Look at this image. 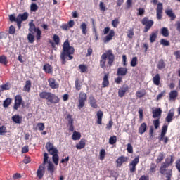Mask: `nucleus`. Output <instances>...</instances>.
Returning a JSON list of instances; mask_svg holds the SVG:
<instances>
[{"label": "nucleus", "instance_id": "nucleus-43", "mask_svg": "<svg viewBox=\"0 0 180 180\" xmlns=\"http://www.w3.org/2000/svg\"><path fill=\"white\" fill-rule=\"evenodd\" d=\"M133 36H134V30L130 28L127 32V37L128 39H133Z\"/></svg>", "mask_w": 180, "mask_h": 180}, {"label": "nucleus", "instance_id": "nucleus-56", "mask_svg": "<svg viewBox=\"0 0 180 180\" xmlns=\"http://www.w3.org/2000/svg\"><path fill=\"white\" fill-rule=\"evenodd\" d=\"M75 88L77 89V91H81V83L79 82V79H77L75 80Z\"/></svg>", "mask_w": 180, "mask_h": 180}, {"label": "nucleus", "instance_id": "nucleus-42", "mask_svg": "<svg viewBox=\"0 0 180 180\" xmlns=\"http://www.w3.org/2000/svg\"><path fill=\"white\" fill-rule=\"evenodd\" d=\"M116 141H117V137L116 136H112L109 139V143L113 146V144H116Z\"/></svg>", "mask_w": 180, "mask_h": 180}, {"label": "nucleus", "instance_id": "nucleus-52", "mask_svg": "<svg viewBox=\"0 0 180 180\" xmlns=\"http://www.w3.org/2000/svg\"><path fill=\"white\" fill-rule=\"evenodd\" d=\"M47 162H49V154H47V153H45L44 154V161L41 165L46 166V164H47Z\"/></svg>", "mask_w": 180, "mask_h": 180}, {"label": "nucleus", "instance_id": "nucleus-9", "mask_svg": "<svg viewBox=\"0 0 180 180\" xmlns=\"http://www.w3.org/2000/svg\"><path fill=\"white\" fill-rule=\"evenodd\" d=\"M139 162H140V157L137 156L129 163V172H131V174H134L136 170L137 164H139Z\"/></svg>", "mask_w": 180, "mask_h": 180}, {"label": "nucleus", "instance_id": "nucleus-49", "mask_svg": "<svg viewBox=\"0 0 180 180\" xmlns=\"http://www.w3.org/2000/svg\"><path fill=\"white\" fill-rule=\"evenodd\" d=\"M53 40L55 44H56V46H58V44H60V37H58V35L54 34L53 37Z\"/></svg>", "mask_w": 180, "mask_h": 180}, {"label": "nucleus", "instance_id": "nucleus-25", "mask_svg": "<svg viewBox=\"0 0 180 180\" xmlns=\"http://www.w3.org/2000/svg\"><path fill=\"white\" fill-rule=\"evenodd\" d=\"M29 18V13L27 12H25L22 14H19L17 16V20H19L20 22H25Z\"/></svg>", "mask_w": 180, "mask_h": 180}, {"label": "nucleus", "instance_id": "nucleus-16", "mask_svg": "<svg viewBox=\"0 0 180 180\" xmlns=\"http://www.w3.org/2000/svg\"><path fill=\"white\" fill-rule=\"evenodd\" d=\"M22 105V96L21 95H17L15 97V103H14V109L15 110H18L19 108H20V105Z\"/></svg>", "mask_w": 180, "mask_h": 180}, {"label": "nucleus", "instance_id": "nucleus-34", "mask_svg": "<svg viewBox=\"0 0 180 180\" xmlns=\"http://www.w3.org/2000/svg\"><path fill=\"white\" fill-rule=\"evenodd\" d=\"M30 88H32V82H30V80H27L25 82L23 91L25 92H30Z\"/></svg>", "mask_w": 180, "mask_h": 180}, {"label": "nucleus", "instance_id": "nucleus-58", "mask_svg": "<svg viewBox=\"0 0 180 180\" xmlns=\"http://www.w3.org/2000/svg\"><path fill=\"white\" fill-rule=\"evenodd\" d=\"M79 68L81 70V72H86V70H88V67L85 65H79Z\"/></svg>", "mask_w": 180, "mask_h": 180}, {"label": "nucleus", "instance_id": "nucleus-30", "mask_svg": "<svg viewBox=\"0 0 180 180\" xmlns=\"http://www.w3.org/2000/svg\"><path fill=\"white\" fill-rule=\"evenodd\" d=\"M161 81V77L160 76V74H156L153 77V82L154 85H156L158 86L160 85Z\"/></svg>", "mask_w": 180, "mask_h": 180}, {"label": "nucleus", "instance_id": "nucleus-39", "mask_svg": "<svg viewBox=\"0 0 180 180\" xmlns=\"http://www.w3.org/2000/svg\"><path fill=\"white\" fill-rule=\"evenodd\" d=\"M157 32H154L150 34L149 40L150 43H154L157 40Z\"/></svg>", "mask_w": 180, "mask_h": 180}, {"label": "nucleus", "instance_id": "nucleus-50", "mask_svg": "<svg viewBox=\"0 0 180 180\" xmlns=\"http://www.w3.org/2000/svg\"><path fill=\"white\" fill-rule=\"evenodd\" d=\"M158 68L159 70H162V68H165V63H164L163 60H160L158 64Z\"/></svg>", "mask_w": 180, "mask_h": 180}, {"label": "nucleus", "instance_id": "nucleus-21", "mask_svg": "<svg viewBox=\"0 0 180 180\" xmlns=\"http://www.w3.org/2000/svg\"><path fill=\"white\" fill-rule=\"evenodd\" d=\"M127 74V68H118L117 71V75L118 77H124Z\"/></svg>", "mask_w": 180, "mask_h": 180}, {"label": "nucleus", "instance_id": "nucleus-24", "mask_svg": "<svg viewBox=\"0 0 180 180\" xmlns=\"http://www.w3.org/2000/svg\"><path fill=\"white\" fill-rule=\"evenodd\" d=\"M47 171L50 173L51 175H53L54 174V171H56L54 164H53L51 161L48 162Z\"/></svg>", "mask_w": 180, "mask_h": 180}, {"label": "nucleus", "instance_id": "nucleus-23", "mask_svg": "<svg viewBox=\"0 0 180 180\" xmlns=\"http://www.w3.org/2000/svg\"><path fill=\"white\" fill-rule=\"evenodd\" d=\"M89 99L90 106H91V108H94V109H96V108H98V101L95 99V97H94V96H91Z\"/></svg>", "mask_w": 180, "mask_h": 180}, {"label": "nucleus", "instance_id": "nucleus-36", "mask_svg": "<svg viewBox=\"0 0 180 180\" xmlns=\"http://www.w3.org/2000/svg\"><path fill=\"white\" fill-rule=\"evenodd\" d=\"M160 33L164 37H168V36H169V31L167 27H162L161 29Z\"/></svg>", "mask_w": 180, "mask_h": 180}, {"label": "nucleus", "instance_id": "nucleus-13", "mask_svg": "<svg viewBox=\"0 0 180 180\" xmlns=\"http://www.w3.org/2000/svg\"><path fill=\"white\" fill-rule=\"evenodd\" d=\"M174 116H175V109L172 108L169 110L167 115L165 118L167 123H171L174 120Z\"/></svg>", "mask_w": 180, "mask_h": 180}, {"label": "nucleus", "instance_id": "nucleus-63", "mask_svg": "<svg viewBox=\"0 0 180 180\" xmlns=\"http://www.w3.org/2000/svg\"><path fill=\"white\" fill-rule=\"evenodd\" d=\"M127 152L129 153V154H133V146L131 144L128 143L127 148Z\"/></svg>", "mask_w": 180, "mask_h": 180}, {"label": "nucleus", "instance_id": "nucleus-44", "mask_svg": "<svg viewBox=\"0 0 180 180\" xmlns=\"http://www.w3.org/2000/svg\"><path fill=\"white\" fill-rule=\"evenodd\" d=\"M27 40L29 43L33 44L34 43V35L32 33H29L27 35Z\"/></svg>", "mask_w": 180, "mask_h": 180}, {"label": "nucleus", "instance_id": "nucleus-27", "mask_svg": "<svg viewBox=\"0 0 180 180\" xmlns=\"http://www.w3.org/2000/svg\"><path fill=\"white\" fill-rule=\"evenodd\" d=\"M147 131V124L145 122H143L141 124L139 128V134H144Z\"/></svg>", "mask_w": 180, "mask_h": 180}, {"label": "nucleus", "instance_id": "nucleus-2", "mask_svg": "<svg viewBox=\"0 0 180 180\" xmlns=\"http://www.w3.org/2000/svg\"><path fill=\"white\" fill-rule=\"evenodd\" d=\"M106 60L109 67H112L113 63H115V54H113V51L110 49L106 51V53H103L101 57L100 67L103 70L106 68Z\"/></svg>", "mask_w": 180, "mask_h": 180}, {"label": "nucleus", "instance_id": "nucleus-35", "mask_svg": "<svg viewBox=\"0 0 180 180\" xmlns=\"http://www.w3.org/2000/svg\"><path fill=\"white\" fill-rule=\"evenodd\" d=\"M72 139L74 141L80 140L81 139V132H78L77 131H73V134L72 136Z\"/></svg>", "mask_w": 180, "mask_h": 180}, {"label": "nucleus", "instance_id": "nucleus-60", "mask_svg": "<svg viewBox=\"0 0 180 180\" xmlns=\"http://www.w3.org/2000/svg\"><path fill=\"white\" fill-rule=\"evenodd\" d=\"M160 44H162V46H169V41H167V39H162L160 40Z\"/></svg>", "mask_w": 180, "mask_h": 180}, {"label": "nucleus", "instance_id": "nucleus-7", "mask_svg": "<svg viewBox=\"0 0 180 180\" xmlns=\"http://www.w3.org/2000/svg\"><path fill=\"white\" fill-rule=\"evenodd\" d=\"M167 131H168V125L164 124L162 127V131L160 136L158 137V139L160 140V141H163L165 144H167V143H168V141L169 140L167 136H165V134H167Z\"/></svg>", "mask_w": 180, "mask_h": 180}, {"label": "nucleus", "instance_id": "nucleus-46", "mask_svg": "<svg viewBox=\"0 0 180 180\" xmlns=\"http://www.w3.org/2000/svg\"><path fill=\"white\" fill-rule=\"evenodd\" d=\"M37 129L39 130V131H43L44 129H46V127L44 126V123H37Z\"/></svg>", "mask_w": 180, "mask_h": 180}, {"label": "nucleus", "instance_id": "nucleus-38", "mask_svg": "<svg viewBox=\"0 0 180 180\" xmlns=\"http://www.w3.org/2000/svg\"><path fill=\"white\" fill-rule=\"evenodd\" d=\"M52 161L55 165H58V161H60V156H58V153L52 155Z\"/></svg>", "mask_w": 180, "mask_h": 180}, {"label": "nucleus", "instance_id": "nucleus-37", "mask_svg": "<svg viewBox=\"0 0 180 180\" xmlns=\"http://www.w3.org/2000/svg\"><path fill=\"white\" fill-rule=\"evenodd\" d=\"M0 64H3V65H8V57L5 55H2L0 56Z\"/></svg>", "mask_w": 180, "mask_h": 180}, {"label": "nucleus", "instance_id": "nucleus-12", "mask_svg": "<svg viewBox=\"0 0 180 180\" xmlns=\"http://www.w3.org/2000/svg\"><path fill=\"white\" fill-rule=\"evenodd\" d=\"M45 172H46V166H44V165H39L37 171V177L39 178V179H41L43 176H44Z\"/></svg>", "mask_w": 180, "mask_h": 180}, {"label": "nucleus", "instance_id": "nucleus-4", "mask_svg": "<svg viewBox=\"0 0 180 180\" xmlns=\"http://www.w3.org/2000/svg\"><path fill=\"white\" fill-rule=\"evenodd\" d=\"M109 33V34H108ZM103 34H107L103 39V43H109L110 40H112L113 37H115V30H110V27H106L103 30Z\"/></svg>", "mask_w": 180, "mask_h": 180}, {"label": "nucleus", "instance_id": "nucleus-64", "mask_svg": "<svg viewBox=\"0 0 180 180\" xmlns=\"http://www.w3.org/2000/svg\"><path fill=\"white\" fill-rule=\"evenodd\" d=\"M176 168L179 172H180V159L176 161Z\"/></svg>", "mask_w": 180, "mask_h": 180}, {"label": "nucleus", "instance_id": "nucleus-20", "mask_svg": "<svg viewBox=\"0 0 180 180\" xmlns=\"http://www.w3.org/2000/svg\"><path fill=\"white\" fill-rule=\"evenodd\" d=\"M66 119L68 120V124H70L69 130L70 131H74V120L72 119V116H71V115L68 114L66 116Z\"/></svg>", "mask_w": 180, "mask_h": 180}, {"label": "nucleus", "instance_id": "nucleus-48", "mask_svg": "<svg viewBox=\"0 0 180 180\" xmlns=\"http://www.w3.org/2000/svg\"><path fill=\"white\" fill-rule=\"evenodd\" d=\"M11 102H12V99L6 98L4 101V104H3L4 108H8V106H9L11 105Z\"/></svg>", "mask_w": 180, "mask_h": 180}, {"label": "nucleus", "instance_id": "nucleus-57", "mask_svg": "<svg viewBox=\"0 0 180 180\" xmlns=\"http://www.w3.org/2000/svg\"><path fill=\"white\" fill-rule=\"evenodd\" d=\"M155 169H157V165L155 163H152L150 165V174H153L155 172Z\"/></svg>", "mask_w": 180, "mask_h": 180}, {"label": "nucleus", "instance_id": "nucleus-15", "mask_svg": "<svg viewBox=\"0 0 180 180\" xmlns=\"http://www.w3.org/2000/svg\"><path fill=\"white\" fill-rule=\"evenodd\" d=\"M48 82L51 89H58V88H60V84L56 82L54 78H49Z\"/></svg>", "mask_w": 180, "mask_h": 180}, {"label": "nucleus", "instance_id": "nucleus-31", "mask_svg": "<svg viewBox=\"0 0 180 180\" xmlns=\"http://www.w3.org/2000/svg\"><path fill=\"white\" fill-rule=\"evenodd\" d=\"M97 124H102V117H103V111L98 110L96 113Z\"/></svg>", "mask_w": 180, "mask_h": 180}, {"label": "nucleus", "instance_id": "nucleus-10", "mask_svg": "<svg viewBox=\"0 0 180 180\" xmlns=\"http://www.w3.org/2000/svg\"><path fill=\"white\" fill-rule=\"evenodd\" d=\"M46 148L51 155H55L56 154H58V150L57 149V148L54 147V145L51 142L46 143Z\"/></svg>", "mask_w": 180, "mask_h": 180}, {"label": "nucleus", "instance_id": "nucleus-41", "mask_svg": "<svg viewBox=\"0 0 180 180\" xmlns=\"http://www.w3.org/2000/svg\"><path fill=\"white\" fill-rule=\"evenodd\" d=\"M136 98H143V96H146V91H137L136 92Z\"/></svg>", "mask_w": 180, "mask_h": 180}, {"label": "nucleus", "instance_id": "nucleus-22", "mask_svg": "<svg viewBox=\"0 0 180 180\" xmlns=\"http://www.w3.org/2000/svg\"><path fill=\"white\" fill-rule=\"evenodd\" d=\"M85 146H86V141L85 139H82L79 143L76 144V148L77 150H82V148H85Z\"/></svg>", "mask_w": 180, "mask_h": 180}, {"label": "nucleus", "instance_id": "nucleus-55", "mask_svg": "<svg viewBox=\"0 0 180 180\" xmlns=\"http://www.w3.org/2000/svg\"><path fill=\"white\" fill-rule=\"evenodd\" d=\"M39 9V6H37V4L32 3L30 6V11L32 12H36Z\"/></svg>", "mask_w": 180, "mask_h": 180}, {"label": "nucleus", "instance_id": "nucleus-11", "mask_svg": "<svg viewBox=\"0 0 180 180\" xmlns=\"http://www.w3.org/2000/svg\"><path fill=\"white\" fill-rule=\"evenodd\" d=\"M172 162H174V158L172 157V155L170 158V161H165V163H163L160 169V174H162V175H164L167 171V168H168V167H169V165H172Z\"/></svg>", "mask_w": 180, "mask_h": 180}, {"label": "nucleus", "instance_id": "nucleus-59", "mask_svg": "<svg viewBox=\"0 0 180 180\" xmlns=\"http://www.w3.org/2000/svg\"><path fill=\"white\" fill-rule=\"evenodd\" d=\"M172 176V169H169L167 172H166V178L167 180H171V177Z\"/></svg>", "mask_w": 180, "mask_h": 180}, {"label": "nucleus", "instance_id": "nucleus-5", "mask_svg": "<svg viewBox=\"0 0 180 180\" xmlns=\"http://www.w3.org/2000/svg\"><path fill=\"white\" fill-rule=\"evenodd\" d=\"M29 26V32H30L31 33H33V32H34L36 33V39L37 40V41H39V40H40L42 37L41 30H40L39 28H36V25L33 22V20L30 22Z\"/></svg>", "mask_w": 180, "mask_h": 180}, {"label": "nucleus", "instance_id": "nucleus-33", "mask_svg": "<svg viewBox=\"0 0 180 180\" xmlns=\"http://www.w3.org/2000/svg\"><path fill=\"white\" fill-rule=\"evenodd\" d=\"M109 74H105L103 77L102 85L103 88H106V86H109Z\"/></svg>", "mask_w": 180, "mask_h": 180}, {"label": "nucleus", "instance_id": "nucleus-51", "mask_svg": "<svg viewBox=\"0 0 180 180\" xmlns=\"http://www.w3.org/2000/svg\"><path fill=\"white\" fill-rule=\"evenodd\" d=\"M164 158H165V156L163 155V153H160L156 160L157 164H160V162H161V161H162Z\"/></svg>", "mask_w": 180, "mask_h": 180}, {"label": "nucleus", "instance_id": "nucleus-47", "mask_svg": "<svg viewBox=\"0 0 180 180\" xmlns=\"http://www.w3.org/2000/svg\"><path fill=\"white\" fill-rule=\"evenodd\" d=\"M106 155V151H105V149H101L100 150V160L101 161H103L105 160V156Z\"/></svg>", "mask_w": 180, "mask_h": 180}, {"label": "nucleus", "instance_id": "nucleus-8", "mask_svg": "<svg viewBox=\"0 0 180 180\" xmlns=\"http://www.w3.org/2000/svg\"><path fill=\"white\" fill-rule=\"evenodd\" d=\"M86 99H88V96L86 93L80 92L79 94V105L78 109H82L84 106H85V102H86Z\"/></svg>", "mask_w": 180, "mask_h": 180}, {"label": "nucleus", "instance_id": "nucleus-17", "mask_svg": "<svg viewBox=\"0 0 180 180\" xmlns=\"http://www.w3.org/2000/svg\"><path fill=\"white\" fill-rule=\"evenodd\" d=\"M152 114L153 119L160 120L161 118V115H162V110H161V108H156L153 110Z\"/></svg>", "mask_w": 180, "mask_h": 180}, {"label": "nucleus", "instance_id": "nucleus-19", "mask_svg": "<svg viewBox=\"0 0 180 180\" xmlns=\"http://www.w3.org/2000/svg\"><path fill=\"white\" fill-rule=\"evenodd\" d=\"M127 161H129V157L120 156L116 160L117 165V167H122L124 162H127Z\"/></svg>", "mask_w": 180, "mask_h": 180}, {"label": "nucleus", "instance_id": "nucleus-28", "mask_svg": "<svg viewBox=\"0 0 180 180\" xmlns=\"http://www.w3.org/2000/svg\"><path fill=\"white\" fill-rule=\"evenodd\" d=\"M43 70L46 72V74L53 73V67H51V65H50V64L49 63H46L44 65Z\"/></svg>", "mask_w": 180, "mask_h": 180}, {"label": "nucleus", "instance_id": "nucleus-1", "mask_svg": "<svg viewBox=\"0 0 180 180\" xmlns=\"http://www.w3.org/2000/svg\"><path fill=\"white\" fill-rule=\"evenodd\" d=\"M63 51L60 54V58L62 60V64H65L68 57V60H72L74 58V56H72V54L75 53V49L74 47L70 46V41L68 39H66L63 45Z\"/></svg>", "mask_w": 180, "mask_h": 180}, {"label": "nucleus", "instance_id": "nucleus-45", "mask_svg": "<svg viewBox=\"0 0 180 180\" xmlns=\"http://www.w3.org/2000/svg\"><path fill=\"white\" fill-rule=\"evenodd\" d=\"M0 88H1L2 91H9V89H11V86L8 83H6L5 84L0 85Z\"/></svg>", "mask_w": 180, "mask_h": 180}, {"label": "nucleus", "instance_id": "nucleus-14", "mask_svg": "<svg viewBox=\"0 0 180 180\" xmlns=\"http://www.w3.org/2000/svg\"><path fill=\"white\" fill-rule=\"evenodd\" d=\"M164 9V6H162V3H158L156 8L157 12V19L159 20L162 19V11Z\"/></svg>", "mask_w": 180, "mask_h": 180}, {"label": "nucleus", "instance_id": "nucleus-32", "mask_svg": "<svg viewBox=\"0 0 180 180\" xmlns=\"http://www.w3.org/2000/svg\"><path fill=\"white\" fill-rule=\"evenodd\" d=\"M12 120L14 122V123L20 124V123H22V117H20L19 115H15L12 117Z\"/></svg>", "mask_w": 180, "mask_h": 180}, {"label": "nucleus", "instance_id": "nucleus-29", "mask_svg": "<svg viewBox=\"0 0 180 180\" xmlns=\"http://www.w3.org/2000/svg\"><path fill=\"white\" fill-rule=\"evenodd\" d=\"M165 13L171 18V20H175V19H176V15H175V13H174L172 9L166 10Z\"/></svg>", "mask_w": 180, "mask_h": 180}, {"label": "nucleus", "instance_id": "nucleus-54", "mask_svg": "<svg viewBox=\"0 0 180 180\" xmlns=\"http://www.w3.org/2000/svg\"><path fill=\"white\" fill-rule=\"evenodd\" d=\"M137 57H133L131 60V67H136V65H137Z\"/></svg>", "mask_w": 180, "mask_h": 180}, {"label": "nucleus", "instance_id": "nucleus-26", "mask_svg": "<svg viewBox=\"0 0 180 180\" xmlns=\"http://www.w3.org/2000/svg\"><path fill=\"white\" fill-rule=\"evenodd\" d=\"M178 98V91L176 90L171 91L169 93V101H175Z\"/></svg>", "mask_w": 180, "mask_h": 180}, {"label": "nucleus", "instance_id": "nucleus-61", "mask_svg": "<svg viewBox=\"0 0 180 180\" xmlns=\"http://www.w3.org/2000/svg\"><path fill=\"white\" fill-rule=\"evenodd\" d=\"M153 125L155 129H158L160 127V120L157 119L153 120Z\"/></svg>", "mask_w": 180, "mask_h": 180}, {"label": "nucleus", "instance_id": "nucleus-18", "mask_svg": "<svg viewBox=\"0 0 180 180\" xmlns=\"http://www.w3.org/2000/svg\"><path fill=\"white\" fill-rule=\"evenodd\" d=\"M129 91V86L124 85L122 87L119 89L118 90V96L120 98H123L125 95V94Z\"/></svg>", "mask_w": 180, "mask_h": 180}, {"label": "nucleus", "instance_id": "nucleus-3", "mask_svg": "<svg viewBox=\"0 0 180 180\" xmlns=\"http://www.w3.org/2000/svg\"><path fill=\"white\" fill-rule=\"evenodd\" d=\"M39 98L41 99H46L50 103H58L60 102V98L56 94L51 92L42 91L39 93Z\"/></svg>", "mask_w": 180, "mask_h": 180}, {"label": "nucleus", "instance_id": "nucleus-62", "mask_svg": "<svg viewBox=\"0 0 180 180\" xmlns=\"http://www.w3.org/2000/svg\"><path fill=\"white\" fill-rule=\"evenodd\" d=\"M6 133V127L5 126L0 127V136H4Z\"/></svg>", "mask_w": 180, "mask_h": 180}, {"label": "nucleus", "instance_id": "nucleus-40", "mask_svg": "<svg viewBox=\"0 0 180 180\" xmlns=\"http://www.w3.org/2000/svg\"><path fill=\"white\" fill-rule=\"evenodd\" d=\"M80 29L82 30V34H86V29H87V25L86 23L82 22L80 25Z\"/></svg>", "mask_w": 180, "mask_h": 180}, {"label": "nucleus", "instance_id": "nucleus-53", "mask_svg": "<svg viewBox=\"0 0 180 180\" xmlns=\"http://www.w3.org/2000/svg\"><path fill=\"white\" fill-rule=\"evenodd\" d=\"M99 8H100V11H101L102 12L106 11V5L103 1L100 2Z\"/></svg>", "mask_w": 180, "mask_h": 180}, {"label": "nucleus", "instance_id": "nucleus-6", "mask_svg": "<svg viewBox=\"0 0 180 180\" xmlns=\"http://www.w3.org/2000/svg\"><path fill=\"white\" fill-rule=\"evenodd\" d=\"M141 23L143 26H145L143 30L144 33H147V32H148V30L153 27L154 21L153 20H149L148 17H145L142 19Z\"/></svg>", "mask_w": 180, "mask_h": 180}]
</instances>
